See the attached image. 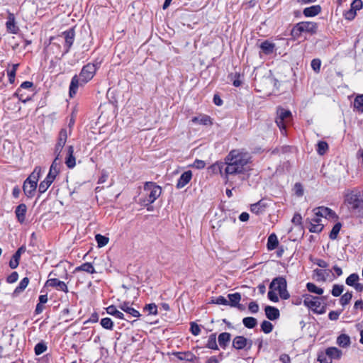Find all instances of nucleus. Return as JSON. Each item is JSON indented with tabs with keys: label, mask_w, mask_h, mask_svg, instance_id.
Here are the masks:
<instances>
[{
	"label": "nucleus",
	"mask_w": 363,
	"mask_h": 363,
	"mask_svg": "<svg viewBox=\"0 0 363 363\" xmlns=\"http://www.w3.org/2000/svg\"><path fill=\"white\" fill-rule=\"evenodd\" d=\"M251 157L247 152L238 150H231L225 158V167L224 175L226 178L229 175H236L248 172L251 169L248 165Z\"/></svg>",
	"instance_id": "f257e3e1"
},
{
	"label": "nucleus",
	"mask_w": 363,
	"mask_h": 363,
	"mask_svg": "<svg viewBox=\"0 0 363 363\" xmlns=\"http://www.w3.org/2000/svg\"><path fill=\"white\" fill-rule=\"evenodd\" d=\"M344 203L351 211L363 212V191L359 188L346 189L344 191Z\"/></svg>",
	"instance_id": "f03ea898"
},
{
	"label": "nucleus",
	"mask_w": 363,
	"mask_h": 363,
	"mask_svg": "<svg viewBox=\"0 0 363 363\" xmlns=\"http://www.w3.org/2000/svg\"><path fill=\"white\" fill-rule=\"evenodd\" d=\"M143 190L145 192L144 196L140 197L137 203L142 206L147 207V210L150 211L148 207L150 205L153 203L157 198H159L162 194V188L153 182H146L144 184Z\"/></svg>",
	"instance_id": "7ed1b4c3"
},
{
	"label": "nucleus",
	"mask_w": 363,
	"mask_h": 363,
	"mask_svg": "<svg viewBox=\"0 0 363 363\" xmlns=\"http://www.w3.org/2000/svg\"><path fill=\"white\" fill-rule=\"evenodd\" d=\"M318 23L311 21H302L294 25L291 30V35L293 38H298L302 33H308L311 35L315 34L318 31Z\"/></svg>",
	"instance_id": "20e7f679"
},
{
	"label": "nucleus",
	"mask_w": 363,
	"mask_h": 363,
	"mask_svg": "<svg viewBox=\"0 0 363 363\" xmlns=\"http://www.w3.org/2000/svg\"><path fill=\"white\" fill-rule=\"evenodd\" d=\"M277 116L275 122L281 130H286V125L292 117L291 112L284 108L279 107L277 111Z\"/></svg>",
	"instance_id": "39448f33"
},
{
	"label": "nucleus",
	"mask_w": 363,
	"mask_h": 363,
	"mask_svg": "<svg viewBox=\"0 0 363 363\" xmlns=\"http://www.w3.org/2000/svg\"><path fill=\"white\" fill-rule=\"evenodd\" d=\"M96 65L88 63L84 65L77 76L82 79V82L87 84L94 76L96 71Z\"/></svg>",
	"instance_id": "423d86ee"
},
{
	"label": "nucleus",
	"mask_w": 363,
	"mask_h": 363,
	"mask_svg": "<svg viewBox=\"0 0 363 363\" xmlns=\"http://www.w3.org/2000/svg\"><path fill=\"white\" fill-rule=\"evenodd\" d=\"M252 346V340H248L244 336L238 335L233 340V347L238 350L245 349L250 350Z\"/></svg>",
	"instance_id": "0eeeda50"
},
{
	"label": "nucleus",
	"mask_w": 363,
	"mask_h": 363,
	"mask_svg": "<svg viewBox=\"0 0 363 363\" xmlns=\"http://www.w3.org/2000/svg\"><path fill=\"white\" fill-rule=\"evenodd\" d=\"M303 297L304 306L312 310L313 312L315 313V311H317L318 308H319L321 305V302L320 301V298L318 296H313L310 294H305Z\"/></svg>",
	"instance_id": "6e6552de"
},
{
	"label": "nucleus",
	"mask_w": 363,
	"mask_h": 363,
	"mask_svg": "<svg viewBox=\"0 0 363 363\" xmlns=\"http://www.w3.org/2000/svg\"><path fill=\"white\" fill-rule=\"evenodd\" d=\"M85 84V82H82V79H81L77 74H75L71 80L69 84V98H74L77 94L79 89H82Z\"/></svg>",
	"instance_id": "1a4fd4ad"
},
{
	"label": "nucleus",
	"mask_w": 363,
	"mask_h": 363,
	"mask_svg": "<svg viewBox=\"0 0 363 363\" xmlns=\"http://www.w3.org/2000/svg\"><path fill=\"white\" fill-rule=\"evenodd\" d=\"M6 22V30L11 34H17L19 31V28L16 25V18L13 13L9 12Z\"/></svg>",
	"instance_id": "9d476101"
},
{
	"label": "nucleus",
	"mask_w": 363,
	"mask_h": 363,
	"mask_svg": "<svg viewBox=\"0 0 363 363\" xmlns=\"http://www.w3.org/2000/svg\"><path fill=\"white\" fill-rule=\"evenodd\" d=\"M285 287H287V282L284 277L274 278L269 284V289L277 291L278 292Z\"/></svg>",
	"instance_id": "9b49d317"
},
{
	"label": "nucleus",
	"mask_w": 363,
	"mask_h": 363,
	"mask_svg": "<svg viewBox=\"0 0 363 363\" xmlns=\"http://www.w3.org/2000/svg\"><path fill=\"white\" fill-rule=\"evenodd\" d=\"M313 211L315 212V216H316V218H337L335 212L328 207L320 206L315 208Z\"/></svg>",
	"instance_id": "f8f14e48"
},
{
	"label": "nucleus",
	"mask_w": 363,
	"mask_h": 363,
	"mask_svg": "<svg viewBox=\"0 0 363 363\" xmlns=\"http://www.w3.org/2000/svg\"><path fill=\"white\" fill-rule=\"evenodd\" d=\"M26 250V247L25 245L21 246L16 252L12 256L11 260L9 261V267L10 268L14 269H16L19 264L21 256L23 253H24Z\"/></svg>",
	"instance_id": "ddd939ff"
},
{
	"label": "nucleus",
	"mask_w": 363,
	"mask_h": 363,
	"mask_svg": "<svg viewBox=\"0 0 363 363\" xmlns=\"http://www.w3.org/2000/svg\"><path fill=\"white\" fill-rule=\"evenodd\" d=\"M46 285L48 286H51V287L55 288L56 289H57L59 291H65V292H67L68 290L67 284L64 281H62L56 278L49 279L46 281Z\"/></svg>",
	"instance_id": "4468645a"
},
{
	"label": "nucleus",
	"mask_w": 363,
	"mask_h": 363,
	"mask_svg": "<svg viewBox=\"0 0 363 363\" xmlns=\"http://www.w3.org/2000/svg\"><path fill=\"white\" fill-rule=\"evenodd\" d=\"M37 189V184L25 180L23 184V191L28 198L34 196Z\"/></svg>",
	"instance_id": "2eb2a0df"
},
{
	"label": "nucleus",
	"mask_w": 363,
	"mask_h": 363,
	"mask_svg": "<svg viewBox=\"0 0 363 363\" xmlns=\"http://www.w3.org/2000/svg\"><path fill=\"white\" fill-rule=\"evenodd\" d=\"M172 354L179 360L186 361L189 362H192L196 359V355L190 351L175 352H173Z\"/></svg>",
	"instance_id": "dca6fc26"
},
{
	"label": "nucleus",
	"mask_w": 363,
	"mask_h": 363,
	"mask_svg": "<svg viewBox=\"0 0 363 363\" xmlns=\"http://www.w3.org/2000/svg\"><path fill=\"white\" fill-rule=\"evenodd\" d=\"M192 178V172L190 170L184 172L179 179L177 180V183L176 187L177 189H182L184 187L191 179Z\"/></svg>",
	"instance_id": "f3484780"
},
{
	"label": "nucleus",
	"mask_w": 363,
	"mask_h": 363,
	"mask_svg": "<svg viewBox=\"0 0 363 363\" xmlns=\"http://www.w3.org/2000/svg\"><path fill=\"white\" fill-rule=\"evenodd\" d=\"M118 308L132 317L139 318L140 312L130 306L129 302H123L118 306Z\"/></svg>",
	"instance_id": "a211bd4d"
},
{
	"label": "nucleus",
	"mask_w": 363,
	"mask_h": 363,
	"mask_svg": "<svg viewBox=\"0 0 363 363\" xmlns=\"http://www.w3.org/2000/svg\"><path fill=\"white\" fill-rule=\"evenodd\" d=\"M27 212V206L25 203H21L16 206L15 209V214L17 220L20 223H23L26 219V214Z\"/></svg>",
	"instance_id": "6ab92c4d"
},
{
	"label": "nucleus",
	"mask_w": 363,
	"mask_h": 363,
	"mask_svg": "<svg viewBox=\"0 0 363 363\" xmlns=\"http://www.w3.org/2000/svg\"><path fill=\"white\" fill-rule=\"evenodd\" d=\"M265 315L270 320H275L280 316L279 311L277 308L271 306H267L264 308Z\"/></svg>",
	"instance_id": "aec40b11"
},
{
	"label": "nucleus",
	"mask_w": 363,
	"mask_h": 363,
	"mask_svg": "<svg viewBox=\"0 0 363 363\" xmlns=\"http://www.w3.org/2000/svg\"><path fill=\"white\" fill-rule=\"evenodd\" d=\"M55 178V176L48 173L46 178L40 183L38 186V192L40 194L45 193L46 190L48 189V187L53 182Z\"/></svg>",
	"instance_id": "412c9836"
},
{
	"label": "nucleus",
	"mask_w": 363,
	"mask_h": 363,
	"mask_svg": "<svg viewBox=\"0 0 363 363\" xmlns=\"http://www.w3.org/2000/svg\"><path fill=\"white\" fill-rule=\"evenodd\" d=\"M322 11V8L320 5H313L309 7H306L303 11V14L305 17H314L318 15Z\"/></svg>",
	"instance_id": "4be33fe9"
},
{
	"label": "nucleus",
	"mask_w": 363,
	"mask_h": 363,
	"mask_svg": "<svg viewBox=\"0 0 363 363\" xmlns=\"http://www.w3.org/2000/svg\"><path fill=\"white\" fill-rule=\"evenodd\" d=\"M320 221V218H314L311 219V220L309 221V223H310V226L308 227L309 231L311 233H320L323 230L324 225L323 224L319 223Z\"/></svg>",
	"instance_id": "5701e85b"
},
{
	"label": "nucleus",
	"mask_w": 363,
	"mask_h": 363,
	"mask_svg": "<svg viewBox=\"0 0 363 363\" xmlns=\"http://www.w3.org/2000/svg\"><path fill=\"white\" fill-rule=\"evenodd\" d=\"M225 163L222 162H216L208 167V170L212 174H220L222 176L224 174V169Z\"/></svg>",
	"instance_id": "b1692460"
},
{
	"label": "nucleus",
	"mask_w": 363,
	"mask_h": 363,
	"mask_svg": "<svg viewBox=\"0 0 363 363\" xmlns=\"http://www.w3.org/2000/svg\"><path fill=\"white\" fill-rule=\"evenodd\" d=\"M62 157H55V159L50 166L49 174L56 177V175L59 173L61 165H62Z\"/></svg>",
	"instance_id": "393cba45"
},
{
	"label": "nucleus",
	"mask_w": 363,
	"mask_h": 363,
	"mask_svg": "<svg viewBox=\"0 0 363 363\" xmlns=\"http://www.w3.org/2000/svg\"><path fill=\"white\" fill-rule=\"evenodd\" d=\"M325 352L331 360L340 359L342 355V351L335 347H328Z\"/></svg>",
	"instance_id": "a878e982"
},
{
	"label": "nucleus",
	"mask_w": 363,
	"mask_h": 363,
	"mask_svg": "<svg viewBox=\"0 0 363 363\" xmlns=\"http://www.w3.org/2000/svg\"><path fill=\"white\" fill-rule=\"evenodd\" d=\"M267 207V203L263 200H259L258 202L253 203L250 206V211L257 215L262 213Z\"/></svg>",
	"instance_id": "bb28decb"
},
{
	"label": "nucleus",
	"mask_w": 363,
	"mask_h": 363,
	"mask_svg": "<svg viewBox=\"0 0 363 363\" xmlns=\"http://www.w3.org/2000/svg\"><path fill=\"white\" fill-rule=\"evenodd\" d=\"M259 48L265 55H270L274 50L275 44L269 40H264L260 44Z\"/></svg>",
	"instance_id": "cd10ccee"
},
{
	"label": "nucleus",
	"mask_w": 363,
	"mask_h": 363,
	"mask_svg": "<svg viewBox=\"0 0 363 363\" xmlns=\"http://www.w3.org/2000/svg\"><path fill=\"white\" fill-rule=\"evenodd\" d=\"M230 338L231 335L229 333L224 332L220 333L218 337L219 345L223 349H225L230 341Z\"/></svg>",
	"instance_id": "c85d7f7f"
},
{
	"label": "nucleus",
	"mask_w": 363,
	"mask_h": 363,
	"mask_svg": "<svg viewBox=\"0 0 363 363\" xmlns=\"http://www.w3.org/2000/svg\"><path fill=\"white\" fill-rule=\"evenodd\" d=\"M29 284V279L28 277H24L20 283L18 284V286L15 289V290L13 292V296L16 297L18 296L21 292H23L26 288L28 286Z\"/></svg>",
	"instance_id": "c756f323"
},
{
	"label": "nucleus",
	"mask_w": 363,
	"mask_h": 363,
	"mask_svg": "<svg viewBox=\"0 0 363 363\" xmlns=\"http://www.w3.org/2000/svg\"><path fill=\"white\" fill-rule=\"evenodd\" d=\"M191 121L194 123H199L205 125L213 124L211 117L207 115H201L200 116L193 117Z\"/></svg>",
	"instance_id": "7c9ffc66"
},
{
	"label": "nucleus",
	"mask_w": 363,
	"mask_h": 363,
	"mask_svg": "<svg viewBox=\"0 0 363 363\" xmlns=\"http://www.w3.org/2000/svg\"><path fill=\"white\" fill-rule=\"evenodd\" d=\"M279 241L275 233H272L267 239V247L269 250H273L277 247Z\"/></svg>",
	"instance_id": "2f4dec72"
},
{
	"label": "nucleus",
	"mask_w": 363,
	"mask_h": 363,
	"mask_svg": "<svg viewBox=\"0 0 363 363\" xmlns=\"http://www.w3.org/2000/svg\"><path fill=\"white\" fill-rule=\"evenodd\" d=\"M228 298H229L228 305L232 307L239 305V302L241 300V295L240 293L236 292L234 294H229L228 295Z\"/></svg>",
	"instance_id": "473e14b6"
},
{
	"label": "nucleus",
	"mask_w": 363,
	"mask_h": 363,
	"mask_svg": "<svg viewBox=\"0 0 363 363\" xmlns=\"http://www.w3.org/2000/svg\"><path fill=\"white\" fill-rule=\"evenodd\" d=\"M40 173L41 167H35L33 172L28 176V177L26 180L29 181L30 182L36 183L38 184Z\"/></svg>",
	"instance_id": "72a5a7b5"
},
{
	"label": "nucleus",
	"mask_w": 363,
	"mask_h": 363,
	"mask_svg": "<svg viewBox=\"0 0 363 363\" xmlns=\"http://www.w3.org/2000/svg\"><path fill=\"white\" fill-rule=\"evenodd\" d=\"M337 343L340 347H347L351 343L350 338L346 334H341L337 338Z\"/></svg>",
	"instance_id": "f704fd0d"
},
{
	"label": "nucleus",
	"mask_w": 363,
	"mask_h": 363,
	"mask_svg": "<svg viewBox=\"0 0 363 363\" xmlns=\"http://www.w3.org/2000/svg\"><path fill=\"white\" fill-rule=\"evenodd\" d=\"M106 312L108 314L115 316L119 319H122V320L125 319L124 314L122 312L117 310L116 307L113 305H111V306H109L108 307H107Z\"/></svg>",
	"instance_id": "c9c22d12"
},
{
	"label": "nucleus",
	"mask_w": 363,
	"mask_h": 363,
	"mask_svg": "<svg viewBox=\"0 0 363 363\" xmlns=\"http://www.w3.org/2000/svg\"><path fill=\"white\" fill-rule=\"evenodd\" d=\"M76 271H84V272L90 273V274H93V273L96 272L94 266L90 262H85V263L82 264V265L76 267L74 269V272H76Z\"/></svg>",
	"instance_id": "e433bc0d"
},
{
	"label": "nucleus",
	"mask_w": 363,
	"mask_h": 363,
	"mask_svg": "<svg viewBox=\"0 0 363 363\" xmlns=\"http://www.w3.org/2000/svg\"><path fill=\"white\" fill-rule=\"evenodd\" d=\"M242 323L247 328L252 329L257 325V320L254 317H245L242 319Z\"/></svg>",
	"instance_id": "4c0bfd02"
},
{
	"label": "nucleus",
	"mask_w": 363,
	"mask_h": 363,
	"mask_svg": "<svg viewBox=\"0 0 363 363\" xmlns=\"http://www.w3.org/2000/svg\"><path fill=\"white\" fill-rule=\"evenodd\" d=\"M206 347L211 349V350H218V345L216 342V333H212L209 335L208 340V342L206 344Z\"/></svg>",
	"instance_id": "58836bf2"
},
{
	"label": "nucleus",
	"mask_w": 363,
	"mask_h": 363,
	"mask_svg": "<svg viewBox=\"0 0 363 363\" xmlns=\"http://www.w3.org/2000/svg\"><path fill=\"white\" fill-rule=\"evenodd\" d=\"M67 130H66V129L62 128L59 133V137H58V140H57L56 145H57L58 146H62V147H65V145L67 142Z\"/></svg>",
	"instance_id": "ea45409f"
},
{
	"label": "nucleus",
	"mask_w": 363,
	"mask_h": 363,
	"mask_svg": "<svg viewBox=\"0 0 363 363\" xmlns=\"http://www.w3.org/2000/svg\"><path fill=\"white\" fill-rule=\"evenodd\" d=\"M18 66H19L18 63L13 64L12 68L10 70L7 71L9 81L11 84H13L15 82L16 73Z\"/></svg>",
	"instance_id": "a19ab883"
},
{
	"label": "nucleus",
	"mask_w": 363,
	"mask_h": 363,
	"mask_svg": "<svg viewBox=\"0 0 363 363\" xmlns=\"http://www.w3.org/2000/svg\"><path fill=\"white\" fill-rule=\"evenodd\" d=\"M306 289L309 292L316 294L318 295H322L323 294V289L322 288L318 287L315 284L311 282L306 284Z\"/></svg>",
	"instance_id": "79ce46f5"
},
{
	"label": "nucleus",
	"mask_w": 363,
	"mask_h": 363,
	"mask_svg": "<svg viewBox=\"0 0 363 363\" xmlns=\"http://www.w3.org/2000/svg\"><path fill=\"white\" fill-rule=\"evenodd\" d=\"M328 150V144L325 141H318L317 144L316 151L318 155H323Z\"/></svg>",
	"instance_id": "37998d69"
},
{
	"label": "nucleus",
	"mask_w": 363,
	"mask_h": 363,
	"mask_svg": "<svg viewBox=\"0 0 363 363\" xmlns=\"http://www.w3.org/2000/svg\"><path fill=\"white\" fill-rule=\"evenodd\" d=\"M341 228H342V223H341L337 222V223H335L333 225V228H332V230H331V231H330V233L329 234L330 239L335 240L337 238V235L340 233V230Z\"/></svg>",
	"instance_id": "c03bdc74"
},
{
	"label": "nucleus",
	"mask_w": 363,
	"mask_h": 363,
	"mask_svg": "<svg viewBox=\"0 0 363 363\" xmlns=\"http://www.w3.org/2000/svg\"><path fill=\"white\" fill-rule=\"evenodd\" d=\"M354 108L357 111L363 113V94L357 96L354 100Z\"/></svg>",
	"instance_id": "a18cd8bd"
},
{
	"label": "nucleus",
	"mask_w": 363,
	"mask_h": 363,
	"mask_svg": "<svg viewBox=\"0 0 363 363\" xmlns=\"http://www.w3.org/2000/svg\"><path fill=\"white\" fill-rule=\"evenodd\" d=\"M48 349L47 344L44 341H41L35 345L34 351L35 355H40L45 352Z\"/></svg>",
	"instance_id": "49530a36"
},
{
	"label": "nucleus",
	"mask_w": 363,
	"mask_h": 363,
	"mask_svg": "<svg viewBox=\"0 0 363 363\" xmlns=\"http://www.w3.org/2000/svg\"><path fill=\"white\" fill-rule=\"evenodd\" d=\"M95 240L97 242L98 247H102L106 245L108 242V238L101 234H96L95 235Z\"/></svg>",
	"instance_id": "de8ad7c7"
},
{
	"label": "nucleus",
	"mask_w": 363,
	"mask_h": 363,
	"mask_svg": "<svg viewBox=\"0 0 363 363\" xmlns=\"http://www.w3.org/2000/svg\"><path fill=\"white\" fill-rule=\"evenodd\" d=\"M359 277L358 274L353 273L347 277V279L345 280V283L347 285H348L350 286H354L356 284V283L359 281Z\"/></svg>",
	"instance_id": "09e8293b"
},
{
	"label": "nucleus",
	"mask_w": 363,
	"mask_h": 363,
	"mask_svg": "<svg viewBox=\"0 0 363 363\" xmlns=\"http://www.w3.org/2000/svg\"><path fill=\"white\" fill-rule=\"evenodd\" d=\"M101 325L106 330H113V322L110 318H104L100 321Z\"/></svg>",
	"instance_id": "8fccbe9b"
},
{
	"label": "nucleus",
	"mask_w": 363,
	"mask_h": 363,
	"mask_svg": "<svg viewBox=\"0 0 363 363\" xmlns=\"http://www.w3.org/2000/svg\"><path fill=\"white\" fill-rule=\"evenodd\" d=\"M273 328V325L272 324L271 322L268 320H264L261 323V330L266 334L270 333L272 331Z\"/></svg>",
	"instance_id": "3c124183"
},
{
	"label": "nucleus",
	"mask_w": 363,
	"mask_h": 363,
	"mask_svg": "<svg viewBox=\"0 0 363 363\" xmlns=\"http://www.w3.org/2000/svg\"><path fill=\"white\" fill-rule=\"evenodd\" d=\"M352 298V292L347 291L341 296V298L340 299V302L342 306H345L350 303Z\"/></svg>",
	"instance_id": "603ef678"
},
{
	"label": "nucleus",
	"mask_w": 363,
	"mask_h": 363,
	"mask_svg": "<svg viewBox=\"0 0 363 363\" xmlns=\"http://www.w3.org/2000/svg\"><path fill=\"white\" fill-rule=\"evenodd\" d=\"M344 290L343 285L334 284L333 286V289L331 291V294L333 296L337 297L341 295Z\"/></svg>",
	"instance_id": "864d4df0"
},
{
	"label": "nucleus",
	"mask_w": 363,
	"mask_h": 363,
	"mask_svg": "<svg viewBox=\"0 0 363 363\" xmlns=\"http://www.w3.org/2000/svg\"><path fill=\"white\" fill-rule=\"evenodd\" d=\"M311 66L315 73H319L320 70L321 61L318 58L312 60Z\"/></svg>",
	"instance_id": "5fc2aeb1"
},
{
	"label": "nucleus",
	"mask_w": 363,
	"mask_h": 363,
	"mask_svg": "<svg viewBox=\"0 0 363 363\" xmlns=\"http://www.w3.org/2000/svg\"><path fill=\"white\" fill-rule=\"evenodd\" d=\"M144 310L147 311L150 315H157L158 313L157 306L155 303L147 304L145 306Z\"/></svg>",
	"instance_id": "6e6d98bb"
},
{
	"label": "nucleus",
	"mask_w": 363,
	"mask_h": 363,
	"mask_svg": "<svg viewBox=\"0 0 363 363\" xmlns=\"http://www.w3.org/2000/svg\"><path fill=\"white\" fill-rule=\"evenodd\" d=\"M318 361H319L320 363H332V360L328 357L325 352H320L318 353Z\"/></svg>",
	"instance_id": "4d7b16f0"
},
{
	"label": "nucleus",
	"mask_w": 363,
	"mask_h": 363,
	"mask_svg": "<svg viewBox=\"0 0 363 363\" xmlns=\"http://www.w3.org/2000/svg\"><path fill=\"white\" fill-rule=\"evenodd\" d=\"M33 86V83L29 81L23 82L20 87L16 90V91L14 93L13 96L18 97L19 92L21 91V89H29L31 88Z\"/></svg>",
	"instance_id": "13d9d810"
},
{
	"label": "nucleus",
	"mask_w": 363,
	"mask_h": 363,
	"mask_svg": "<svg viewBox=\"0 0 363 363\" xmlns=\"http://www.w3.org/2000/svg\"><path fill=\"white\" fill-rule=\"evenodd\" d=\"M190 331L194 335H199L201 333V329L199 325L195 322H191L190 323Z\"/></svg>",
	"instance_id": "bf43d9fd"
},
{
	"label": "nucleus",
	"mask_w": 363,
	"mask_h": 363,
	"mask_svg": "<svg viewBox=\"0 0 363 363\" xmlns=\"http://www.w3.org/2000/svg\"><path fill=\"white\" fill-rule=\"evenodd\" d=\"M362 0H354L350 5V8L357 13V11L362 8Z\"/></svg>",
	"instance_id": "052dcab7"
},
{
	"label": "nucleus",
	"mask_w": 363,
	"mask_h": 363,
	"mask_svg": "<svg viewBox=\"0 0 363 363\" xmlns=\"http://www.w3.org/2000/svg\"><path fill=\"white\" fill-rule=\"evenodd\" d=\"M79 111L78 104H76L75 106L72 108V111L71 113V118H69V127L74 123L75 119L77 113Z\"/></svg>",
	"instance_id": "680f3d73"
},
{
	"label": "nucleus",
	"mask_w": 363,
	"mask_h": 363,
	"mask_svg": "<svg viewBox=\"0 0 363 363\" xmlns=\"http://www.w3.org/2000/svg\"><path fill=\"white\" fill-rule=\"evenodd\" d=\"M314 272L315 273L316 276L318 277V279H317L318 281H326V277L325 276V270L316 269L314 270Z\"/></svg>",
	"instance_id": "e2e57ef3"
},
{
	"label": "nucleus",
	"mask_w": 363,
	"mask_h": 363,
	"mask_svg": "<svg viewBox=\"0 0 363 363\" xmlns=\"http://www.w3.org/2000/svg\"><path fill=\"white\" fill-rule=\"evenodd\" d=\"M191 166L197 169H202L205 167L206 162L203 160L196 159Z\"/></svg>",
	"instance_id": "0e129e2a"
},
{
	"label": "nucleus",
	"mask_w": 363,
	"mask_h": 363,
	"mask_svg": "<svg viewBox=\"0 0 363 363\" xmlns=\"http://www.w3.org/2000/svg\"><path fill=\"white\" fill-rule=\"evenodd\" d=\"M295 194L297 196H302L303 195V189L301 183H296L294 185Z\"/></svg>",
	"instance_id": "69168bd1"
},
{
	"label": "nucleus",
	"mask_w": 363,
	"mask_h": 363,
	"mask_svg": "<svg viewBox=\"0 0 363 363\" xmlns=\"http://www.w3.org/2000/svg\"><path fill=\"white\" fill-rule=\"evenodd\" d=\"M357 13L354 11L351 8L344 13V16L347 20H353L356 16Z\"/></svg>",
	"instance_id": "338daca9"
},
{
	"label": "nucleus",
	"mask_w": 363,
	"mask_h": 363,
	"mask_svg": "<svg viewBox=\"0 0 363 363\" xmlns=\"http://www.w3.org/2000/svg\"><path fill=\"white\" fill-rule=\"evenodd\" d=\"M18 279V274L16 272H12L9 276L6 278V281L9 284H13L16 282Z\"/></svg>",
	"instance_id": "774afa93"
}]
</instances>
